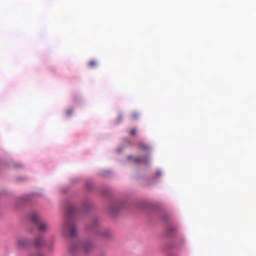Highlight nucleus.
<instances>
[{"instance_id": "5", "label": "nucleus", "mask_w": 256, "mask_h": 256, "mask_svg": "<svg viewBox=\"0 0 256 256\" xmlns=\"http://www.w3.org/2000/svg\"><path fill=\"white\" fill-rule=\"evenodd\" d=\"M128 159L132 161V162L135 164H140V163H144V164H146L147 163V158L146 157H144L142 158H140L139 157L137 156H129L128 157Z\"/></svg>"}, {"instance_id": "11", "label": "nucleus", "mask_w": 256, "mask_h": 256, "mask_svg": "<svg viewBox=\"0 0 256 256\" xmlns=\"http://www.w3.org/2000/svg\"><path fill=\"white\" fill-rule=\"evenodd\" d=\"M73 112L72 110L69 109L66 110V114L68 116H70Z\"/></svg>"}, {"instance_id": "12", "label": "nucleus", "mask_w": 256, "mask_h": 256, "mask_svg": "<svg viewBox=\"0 0 256 256\" xmlns=\"http://www.w3.org/2000/svg\"><path fill=\"white\" fill-rule=\"evenodd\" d=\"M136 132V128H133L130 130V134L131 135H134Z\"/></svg>"}, {"instance_id": "1", "label": "nucleus", "mask_w": 256, "mask_h": 256, "mask_svg": "<svg viewBox=\"0 0 256 256\" xmlns=\"http://www.w3.org/2000/svg\"><path fill=\"white\" fill-rule=\"evenodd\" d=\"M75 211L76 209L73 206H68L66 210V216L68 220L62 228V233L65 236L74 238L76 236L77 230L76 225L70 220V217Z\"/></svg>"}, {"instance_id": "3", "label": "nucleus", "mask_w": 256, "mask_h": 256, "mask_svg": "<svg viewBox=\"0 0 256 256\" xmlns=\"http://www.w3.org/2000/svg\"><path fill=\"white\" fill-rule=\"evenodd\" d=\"M29 218L30 220L38 228L40 232L45 233L50 230V224L44 221L40 220L36 213L33 212L30 214Z\"/></svg>"}, {"instance_id": "15", "label": "nucleus", "mask_w": 256, "mask_h": 256, "mask_svg": "<svg viewBox=\"0 0 256 256\" xmlns=\"http://www.w3.org/2000/svg\"><path fill=\"white\" fill-rule=\"evenodd\" d=\"M158 175L160 174V172H158Z\"/></svg>"}, {"instance_id": "13", "label": "nucleus", "mask_w": 256, "mask_h": 256, "mask_svg": "<svg viewBox=\"0 0 256 256\" xmlns=\"http://www.w3.org/2000/svg\"><path fill=\"white\" fill-rule=\"evenodd\" d=\"M138 117V114H132V118L133 119H136Z\"/></svg>"}, {"instance_id": "10", "label": "nucleus", "mask_w": 256, "mask_h": 256, "mask_svg": "<svg viewBox=\"0 0 256 256\" xmlns=\"http://www.w3.org/2000/svg\"><path fill=\"white\" fill-rule=\"evenodd\" d=\"M98 220L96 219H94L92 222V226H98Z\"/></svg>"}, {"instance_id": "4", "label": "nucleus", "mask_w": 256, "mask_h": 256, "mask_svg": "<svg viewBox=\"0 0 256 256\" xmlns=\"http://www.w3.org/2000/svg\"><path fill=\"white\" fill-rule=\"evenodd\" d=\"M95 230L96 235L104 238H108L112 236V232L108 229L96 227Z\"/></svg>"}, {"instance_id": "2", "label": "nucleus", "mask_w": 256, "mask_h": 256, "mask_svg": "<svg viewBox=\"0 0 256 256\" xmlns=\"http://www.w3.org/2000/svg\"><path fill=\"white\" fill-rule=\"evenodd\" d=\"M94 248V244L90 241H76L72 244L70 250L72 254H76L80 252L88 254L92 252Z\"/></svg>"}, {"instance_id": "14", "label": "nucleus", "mask_w": 256, "mask_h": 256, "mask_svg": "<svg viewBox=\"0 0 256 256\" xmlns=\"http://www.w3.org/2000/svg\"><path fill=\"white\" fill-rule=\"evenodd\" d=\"M43 256L42 254H40V253H38L35 255H31V256Z\"/></svg>"}, {"instance_id": "6", "label": "nucleus", "mask_w": 256, "mask_h": 256, "mask_svg": "<svg viewBox=\"0 0 256 256\" xmlns=\"http://www.w3.org/2000/svg\"><path fill=\"white\" fill-rule=\"evenodd\" d=\"M18 244L21 247L26 248L29 244L28 240L24 238H20L17 240Z\"/></svg>"}, {"instance_id": "9", "label": "nucleus", "mask_w": 256, "mask_h": 256, "mask_svg": "<svg viewBox=\"0 0 256 256\" xmlns=\"http://www.w3.org/2000/svg\"><path fill=\"white\" fill-rule=\"evenodd\" d=\"M88 65L90 68H94L97 66V62L94 60H90L88 63Z\"/></svg>"}, {"instance_id": "7", "label": "nucleus", "mask_w": 256, "mask_h": 256, "mask_svg": "<svg viewBox=\"0 0 256 256\" xmlns=\"http://www.w3.org/2000/svg\"><path fill=\"white\" fill-rule=\"evenodd\" d=\"M44 244V240L41 236H37L34 240L35 246L38 248L42 246Z\"/></svg>"}, {"instance_id": "8", "label": "nucleus", "mask_w": 256, "mask_h": 256, "mask_svg": "<svg viewBox=\"0 0 256 256\" xmlns=\"http://www.w3.org/2000/svg\"><path fill=\"white\" fill-rule=\"evenodd\" d=\"M138 148L139 150L148 151L149 150V146L144 142H140L138 144Z\"/></svg>"}]
</instances>
